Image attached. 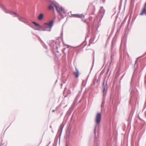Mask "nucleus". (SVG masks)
<instances>
[{
  "instance_id": "obj_1",
  "label": "nucleus",
  "mask_w": 146,
  "mask_h": 146,
  "mask_svg": "<svg viewBox=\"0 0 146 146\" xmlns=\"http://www.w3.org/2000/svg\"><path fill=\"white\" fill-rule=\"evenodd\" d=\"M53 4L56 8V11L62 18H63L66 16V13L64 9L63 8L61 7L58 6V5L56 4H54V3H53Z\"/></svg>"
},
{
  "instance_id": "obj_14",
  "label": "nucleus",
  "mask_w": 146,
  "mask_h": 146,
  "mask_svg": "<svg viewBox=\"0 0 146 146\" xmlns=\"http://www.w3.org/2000/svg\"><path fill=\"white\" fill-rule=\"evenodd\" d=\"M54 111H55V110H52V112H54Z\"/></svg>"
},
{
  "instance_id": "obj_10",
  "label": "nucleus",
  "mask_w": 146,
  "mask_h": 146,
  "mask_svg": "<svg viewBox=\"0 0 146 146\" xmlns=\"http://www.w3.org/2000/svg\"><path fill=\"white\" fill-rule=\"evenodd\" d=\"M74 75L76 78H77L78 76L79 73L78 71L76 72H75L74 73Z\"/></svg>"
},
{
  "instance_id": "obj_7",
  "label": "nucleus",
  "mask_w": 146,
  "mask_h": 146,
  "mask_svg": "<svg viewBox=\"0 0 146 146\" xmlns=\"http://www.w3.org/2000/svg\"><path fill=\"white\" fill-rule=\"evenodd\" d=\"M146 3H145L144 7L141 9V13L140 15H142L146 13Z\"/></svg>"
},
{
  "instance_id": "obj_2",
  "label": "nucleus",
  "mask_w": 146,
  "mask_h": 146,
  "mask_svg": "<svg viewBox=\"0 0 146 146\" xmlns=\"http://www.w3.org/2000/svg\"><path fill=\"white\" fill-rule=\"evenodd\" d=\"M53 21H51L47 23H45L44 24V27L45 29L44 30L50 31L53 25Z\"/></svg>"
},
{
  "instance_id": "obj_12",
  "label": "nucleus",
  "mask_w": 146,
  "mask_h": 146,
  "mask_svg": "<svg viewBox=\"0 0 146 146\" xmlns=\"http://www.w3.org/2000/svg\"><path fill=\"white\" fill-rule=\"evenodd\" d=\"M63 127H64V125H63L62 124L60 126V128H61L62 129Z\"/></svg>"
},
{
  "instance_id": "obj_11",
  "label": "nucleus",
  "mask_w": 146,
  "mask_h": 146,
  "mask_svg": "<svg viewBox=\"0 0 146 146\" xmlns=\"http://www.w3.org/2000/svg\"><path fill=\"white\" fill-rule=\"evenodd\" d=\"M33 24H34L36 26H38V27H40V25L39 24H38L37 23H36L35 22H33Z\"/></svg>"
},
{
  "instance_id": "obj_15",
  "label": "nucleus",
  "mask_w": 146,
  "mask_h": 146,
  "mask_svg": "<svg viewBox=\"0 0 146 146\" xmlns=\"http://www.w3.org/2000/svg\"><path fill=\"white\" fill-rule=\"evenodd\" d=\"M84 21L85 22H86V20H84Z\"/></svg>"
},
{
  "instance_id": "obj_13",
  "label": "nucleus",
  "mask_w": 146,
  "mask_h": 146,
  "mask_svg": "<svg viewBox=\"0 0 146 146\" xmlns=\"http://www.w3.org/2000/svg\"><path fill=\"white\" fill-rule=\"evenodd\" d=\"M109 69L108 68V71H107V73H108V71H109Z\"/></svg>"
},
{
  "instance_id": "obj_6",
  "label": "nucleus",
  "mask_w": 146,
  "mask_h": 146,
  "mask_svg": "<svg viewBox=\"0 0 146 146\" xmlns=\"http://www.w3.org/2000/svg\"><path fill=\"white\" fill-rule=\"evenodd\" d=\"M10 13L12 15H14L15 16L18 17V19L19 20L21 21H23V19L17 13H15V12H11Z\"/></svg>"
},
{
  "instance_id": "obj_9",
  "label": "nucleus",
  "mask_w": 146,
  "mask_h": 146,
  "mask_svg": "<svg viewBox=\"0 0 146 146\" xmlns=\"http://www.w3.org/2000/svg\"><path fill=\"white\" fill-rule=\"evenodd\" d=\"M44 17V15L42 14H40L38 17V19L39 20H41Z\"/></svg>"
},
{
  "instance_id": "obj_3",
  "label": "nucleus",
  "mask_w": 146,
  "mask_h": 146,
  "mask_svg": "<svg viewBox=\"0 0 146 146\" xmlns=\"http://www.w3.org/2000/svg\"><path fill=\"white\" fill-rule=\"evenodd\" d=\"M101 113H98L96 115L95 118V122L97 124H99L101 121Z\"/></svg>"
},
{
  "instance_id": "obj_5",
  "label": "nucleus",
  "mask_w": 146,
  "mask_h": 146,
  "mask_svg": "<svg viewBox=\"0 0 146 146\" xmlns=\"http://www.w3.org/2000/svg\"><path fill=\"white\" fill-rule=\"evenodd\" d=\"M103 92L104 94L106 92L107 90V84H105L104 82L103 83L102 87Z\"/></svg>"
},
{
  "instance_id": "obj_16",
  "label": "nucleus",
  "mask_w": 146,
  "mask_h": 146,
  "mask_svg": "<svg viewBox=\"0 0 146 146\" xmlns=\"http://www.w3.org/2000/svg\"><path fill=\"white\" fill-rule=\"evenodd\" d=\"M70 93H71V92H70Z\"/></svg>"
},
{
  "instance_id": "obj_4",
  "label": "nucleus",
  "mask_w": 146,
  "mask_h": 146,
  "mask_svg": "<svg viewBox=\"0 0 146 146\" xmlns=\"http://www.w3.org/2000/svg\"><path fill=\"white\" fill-rule=\"evenodd\" d=\"M73 15L75 17L79 18L82 19V20L83 21V19L85 17L84 15L82 14H74Z\"/></svg>"
},
{
  "instance_id": "obj_8",
  "label": "nucleus",
  "mask_w": 146,
  "mask_h": 146,
  "mask_svg": "<svg viewBox=\"0 0 146 146\" xmlns=\"http://www.w3.org/2000/svg\"><path fill=\"white\" fill-rule=\"evenodd\" d=\"M53 3H54V4H56V5H58V4L57 3H55L54 2H52V4H50L49 5V6L48 9H49L51 10V9H54L53 6H54V5L53 4Z\"/></svg>"
}]
</instances>
